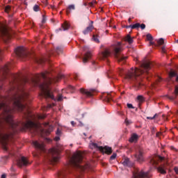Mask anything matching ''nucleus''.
Returning a JSON list of instances; mask_svg holds the SVG:
<instances>
[{
  "instance_id": "nucleus-13",
  "label": "nucleus",
  "mask_w": 178,
  "mask_h": 178,
  "mask_svg": "<svg viewBox=\"0 0 178 178\" xmlns=\"http://www.w3.org/2000/svg\"><path fill=\"white\" fill-rule=\"evenodd\" d=\"M83 49L86 52L83 59V63H87L88 59L91 58V52L88 51V47H83Z\"/></svg>"
},
{
  "instance_id": "nucleus-29",
  "label": "nucleus",
  "mask_w": 178,
  "mask_h": 178,
  "mask_svg": "<svg viewBox=\"0 0 178 178\" xmlns=\"http://www.w3.org/2000/svg\"><path fill=\"white\" fill-rule=\"evenodd\" d=\"M137 99L139 101V102H144L145 101L144 97H143V95H138L137 97Z\"/></svg>"
},
{
  "instance_id": "nucleus-44",
  "label": "nucleus",
  "mask_w": 178,
  "mask_h": 178,
  "mask_svg": "<svg viewBox=\"0 0 178 178\" xmlns=\"http://www.w3.org/2000/svg\"><path fill=\"white\" fill-rule=\"evenodd\" d=\"M59 140H60V138L59 136H56V137L54 138V140H55V141H59Z\"/></svg>"
},
{
  "instance_id": "nucleus-18",
  "label": "nucleus",
  "mask_w": 178,
  "mask_h": 178,
  "mask_svg": "<svg viewBox=\"0 0 178 178\" xmlns=\"http://www.w3.org/2000/svg\"><path fill=\"white\" fill-rule=\"evenodd\" d=\"M138 140V135L137 134H134L131 135V138H129V143H136Z\"/></svg>"
},
{
  "instance_id": "nucleus-60",
  "label": "nucleus",
  "mask_w": 178,
  "mask_h": 178,
  "mask_svg": "<svg viewBox=\"0 0 178 178\" xmlns=\"http://www.w3.org/2000/svg\"><path fill=\"white\" fill-rule=\"evenodd\" d=\"M177 44H178V40H176Z\"/></svg>"
},
{
  "instance_id": "nucleus-27",
  "label": "nucleus",
  "mask_w": 178,
  "mask_h": 178,
  "mask_svg": "<svg viewBox=\"0 0 178 178\" xmlns=\"http://www.w3.org/2000/svg\"><path fill=\"white\" fill-rule=\"evenodd\" d=\"M158 171L161 173V175H165L166 173V168H165V167H159Z\"/></svg>"
},
{
  "instance_id": "nucleus-58",
  "label": "nucleus",
  "mask_w": 178,
  "mask_h": 178,
  "mask_svg": "<svg viewBox=\"0 0 178 178\" xmlns=\"http://www.w3.org/2000/svg\"><path fill=\"white\" fill-rule=\"evenodd\" d=\"M92 65H95V61H93V62H92Z\"/></svg>"
},
{
  "instance_id": "nucleus-59",
  "label": "nucleus",
  "mask_w": 178,
  "mask_h": 178,
  "mask_svg": "<svg viewBox=\"0 0 178 178\" xmlns=\"http://www.w3.org/2000/svg\"><path fill=\"white\" fill-rule=\"evenodd\" d=\"M70 88H72V90L74 88V87L73 86H70Z\"/></svg>"
},
{
  "instance_id": "nucleus-26",
  "label": "nucleus",
  "mask_w": 178,
  "mask_h": 178,
  "mask_svg": "<svg viewBox=\"0 0 178 178\" xmlns=\"http://www.w3.org/2000/svg\"><path fill=\"white\" fill-rule=\"evenodd\" d=\"M176 76H177V74H176L173 71L170 72V74H169L168 81H170L172 80V79H173V77H176Z\"/></svg>"
},
{
  "instance_id": "nucleus-32",
  "label": "nucleus",
  "mask_w": 178,
  "mask_h": 178,
  "mask_svg": "<svg viewBox=\"0 0 178 178\" xmlns=\"http://www.w3.org/2000/svg\"><path fill=\"white\" fill-rule=\"evenodd\" d=\"M92 40L93 41H95V42L99 43V39H98V36H95V35H93Z\"/></svg>"
},
{
  "instance_id": "nucleus-53",
  "label": "nucleus",
  "mask_w": 178,
  "mask_h": 178,
  "mask_svg": "<svg viewBox=\"0 0 178 178\" xmlns=\"http://www.w3.org/2000/svg\"><path fill=\"white\" fill-rule=\"evenodd\" d=\"M149 45H154V42L152 41L149 42Z\"/></svg>"
},
{
  "instance_id": "nucleus-36",
  "label": "nucleus",
  "mask_w": 178,
  "mask_h": 178,
  "mask_svg": "<svg viewBox=\"0 0 178 178\" xmlns=\"http://www.w3.org/2000/svg\"><path fill=\"white\" fill-rule=\"evenodd\" d=\"M9 10H10V6H6V8H5V12H6V13H8L9 12Z\"/></svg>"
},
{
  "instance_id": "nucleus-55",
  "label": "nucleus",
  "mask_w": 178,
  "mask_h": 178,
  "mask_svg": "<svg viewBox=\"0 0 178 178\" xmlns=\"http://www.w3.org/2000/svg\"><path fill=\"white\" fill-rule=\"evenodd\" d=\"M71 124H72V126H74V121H72V122H71Z\"/></svg>"
},
{
  "instance_id": "nucleus-54",
  "label": "nucleus",
  "mask_w": 178,
  "mask_h": 178,
  "mask_svg": "<svg viewBox=\"0 0 178 178\" xmlns=\"http://www.w3.org/2000/svg\"><path fill=\"white\" fill-rule=\"evenodd\" d=\"M62 31V29H57L56 32L58 33V31Z\"/></svg>"
},
{
  "instance_id": "nucleus-34",
  "label": "nucleus",
  "mask_w": 178,
  "mask_h": 178,
  "mask_svg": "<svg viewBox=\"0 0 178 178\" xmlns=\"http://www.w3.org/2000/svg\"><path fill=\"white\" fill-rule=\"evenodd\" d=\"M56 52L58 53V54H61V52H62V47H57L56 49Z\"/></svg>"
},
{
  "instance_id": "nucleus-8",
  "label": "nucleus",
  "mask_w": 178,
  "mask_h": 178,
  "mask_svg": "<svg viewBox=\"0 0 178 178\" xmlns=\"http://www.w3.org/2000/svg\"><path fill=\"white\" fill-rule=\"evenodd\" d=\"M15 52L19 58H22V59H24V58H27V56H29V51L24 47H17L15 49Z\"/></svg>"
},
{
  "instance_id": "nucleus-20",
  "label": "nucleus",
  "mask_w": 178,
  "mask_h": 178,
  "mask_svg": "<svg viewBox=\"0 0 178 178\" xmlns=\"http://www.w3.org/2000/svg\"><path fill=\"white\" fill-rule=\"evenodd\" d=\"M68 172L66 170H62L58 172V178H66V175H67Z\"/></svg>"
},
{
  "instance_id": "nucleus-56",
  "label": "nucleus",
  "mask_w": 178,
  "mask_h": 178,
  "mask_svg": "<svg viewBox=\"0 0 178 178\" xmlns=\"http://www.w3.org/2000/svg\"><path fill=\"white\" fill-rule=\"evenodd\" d=\"M51 9H55V6H51Z\"/></svg>"
},
{
  "instance_id": "nucleus-48",
  "label": "nucleus",
  "mask_w": 178,
  "mask_h": 178,
  "mask_svg": "<svg viewBox=\"0 0 178 178\" xmlns=\"http://www.w3.org/2000/svg\"><path fill=\"white\" fill-rule=\"evenodd\" d=\"M120 74H121V76H122V74H124V70H120Z\"/></svg>"
},
{
  "instance_id": "nucleus-49",
  "label": "nucleus",
  "mask_w": 178,
  "mask_h": 178,
  "mask_svg": "<svg viewBox=\"0 0 178 178\" xmlns=\"http://www.w3.org/2000/svg\"><path fill=\"white\" fill-rule=\"evenodd\" d=\"M45 140H46V141H47V143H51V139H49V138H46Z\"/></svg>"
},
{
  "instance_id": "nucleus-47",
  "label": "nucleus",
  "mask_w": 178,
  "mask_h": 178,
  "mask_svg": "<svg viewBox=\"0 0 178 178\" xmlns=\"http://www.w3.org/2000/svg\"><path fill=\"white\" fill-rule=\"evenodd\" d=\"M56 134L57 136H59L60 134V131L59 129H57Z\"/></svg>"
},
{
  "instance_id": "nucleus-2",
  "label": "nucleus",
  "mask_w": 178,
  "mask_h": 178,
  "mask_svg": "<svg viewBox=\"0 0 178 178\" xmlns=\"http://www.w3.org/2000/svg\"><path fill=\"white\" fill-rule=\"evenodd\" d=\"M49 74V72L48 71L38 74L35 76V79L32 80V84L34 87L39 86L42 91V97H44V98H51V99L57 100L58 102L62 101L63 99L62 95H58V98L55 99V97H54L52 92H51V84L60 81V80L63 79L64 75L60 74L56 78H51L48 76Z\"/></svg>"
},
{
  "instance_id": "nucleus-52",
  "label": "nucleus",
  "mask_w": 178,
  "mask_h": 178,
  "mask_svg": "<svg viewBox=\"0 0 178 178\" xmlns=\"http://www.w3.org/2000/svg\"><path fill=\"white\" fill-rule=\"evenodd\" d=\"M159 136H161V132H158V133L156 134V137H159Z\"/></svg>"
},
{
  "instance_id": "nucleus-4",
  "label": "nucleus",
  "mask_w": 178,
  "mask_h": 178,
  "mask_svg": "<svg viewBox=\"0 0 178 178\" xmlns=\"http://www.w3.org/2000/svg\"><path fill=\"white\" fill-rule=\"evenodd\" d=\"M70 162L71 165H72V166H75V168H77L81 170H86V169H88L91 167V165H90L89 163H87L84 166L80 165V163L83 162V153L80 151H78L74 153Z\"/></svg>"
},
{
  "instance_id": "nucleus-61",
  "label": "nucleus",
  "mask_w": 178,
  "mask_h": 178,
  "mask_svg": "<svg viewBox=\"0 0 178 178\" xmlns=\"http://www.w3.org/2000/svg\"><path fill=\"white\" fill-rule=\"evenodd\" d=\"M72 145H72V144L70 145L71 147H72Z\"/></svg>"
},
{
  "instance_id": "nucleus-15",
  "label": "nucleus",
  "mask_w": 178,
  "mask_h": 178,
  "mask_svg": "<svg viewBox=\"0 0 178 178\" xmlns=\"http://www.w3.org/2000/svg\"><path fill=\"white\" fill-rule=\"evenodd\" d=\"M17 166H19V168H22V166H26V165H29L27 158L22 156L21 159L17 161Z\"/></svg>"
},
{
  "instance_id": "nucleus-31",
  "label": "nucleus",
  "mask_w": 178,
  "mask_h": 178,
  "mask_svg": "<svg viewBox=\"0 0 178 178\" xmlns=\"http://www.w3.org/2000/svg\"><path fill=\"white\" fill-rule=\"evenodd\" d=\"M158 44L159 45H163L165 40H163V38H160L158 41Z\"/></svg>"
},
{
  "instance_id": "nucleus-30",
  "label": "nucleus",
  "mask_w": 178,
  "mask_h": 178,
  "mask_svg": "<svg viewBox=\"0 0 178 178\" xmlns=\"http://www.w3.org/2000/svg\"><path fill=\"white\" fill-rule=\"evenodd\" d=\"M146 37H147V41H152V40H154V38H152V35L149 33L147 34Z\"/></svg>"
},
{
  "instance_id": "nucleus-7",
  "label": "nucleus",
  "mask_w": 178,
  "mask_h": 178,
  "mask_svg": "<svg viewBox=\"0 0 178 178\" xmlns=\"http://www.w3.org/2000/svg\"><path fill=\"white\" fill-rule=\"evenodd\" d=\"M90 147L92 149H99L101 152H105V154H112V148L109 147L98 146L97 143H92L90 144Z\"/></svg>"
},
{
  "instance_id": "nucleus-16",
  "label": "nucleus",
  "mask_w": 178,
  "mask_h": 178,
  "mask_svg": "<svg viewBox=\"0 0 178 178\" xmlns=\"http://www.w3.org/2000/svg\"><path fill=\"white\" fill-rule=\"evenodd\" d=\"M158 161H163V157L161 156H155L151 159L150 163L153 166H156V165H158Z\"/></svg>"
},
{
  "instance_id": "nucleus-9",
  "label": "nucleus",
  "mask_w": 178,
  "mask_h": 178,
  "mask_svg": "<svg viewBox=\"0 0 178 178\" xmlns=\"http://www.w3.org/2000/svg\"><path fill=\"white\" fill-rule=\"evenodd\" d=\"M1 72L3 73V78L0 80V90H2V82L5 80L9 72V65L6 64L1 67Z\"/></svg>"
},
{
  "instance_id": "nucleus-1",
  "label": "nucleus",
  "mask_w": 178,
  "mask_h": 178,
  "mask_svg": "<svg viewBox=\"0 0 178 178\" xmlns=\"http://www.w3.org/2000/svg\"><path fill=\"white\" fill-rule=\"evenodd\" d=\"M12 81L10 82V89L8 90V95L1 97L0 99V110L2 109L3 115L0 118V143L3 145L4 151H8V140L13 136V134L9 133L8 129L3 127L5 123L8 124L10 129L15 130V129H29L31 133L38 134V131L45 133L46 136L51 134L54 131V127L49 125V122L44 124V127L49 126L48 129H41V124L35 123L33 121L28 120L26 122H16L13 120V112L15 111L26 110L28 115H30L29 111V92L24 88L26 83H29L26 78L21 79L17 74H11Z\"/></svg>"
},
{
  "instance_id": "nucleus-35",
  "label": "nucleus",
  "mask_w": 178,
  "mask_h": 178,
  "mask_svg": "<svg viewBox=\"0 0 178 178\" xmlns=\"http://www.w3.org/2000/svg\"><path fill=\"white\" fill-rule=\"evenodd\" d=\"M125 123L127 125H129V124H131V123H133V122L130 120L125 119Z\"/></svg>"
},
{
  "instance_id": "nucleus-14",
  "label": "nucleus",
  "mask_w": 178,
  "mask_h": 178,
  "mask_svg": "<svg viewBox=\"0 0 178 178\" xmlns=\"http://www.w3.org/2000/svg\"><path fill=\"white\" fill-rule=\"evenodd\" d=\"M143 151L142 149H139L138 152L135 154V158L138 162H144V156H143Z\"/></svg>"
},
{
  "instance_id": "nucleus-12",
  "label": "nucleus",
  "mask_w": 178,
  "mask_h": 178,
  "mask_svg": "<svg viewBox=\"0 0 178 178\" xmlns=\"http://www.w3.org/2000/svg\"><path fill=\"white\" fill-rule=\"evenodd\" d=\"M151 61L149 60H144L143 63L140 64V67L141 69H144L145 72L146 73L151 69Z\"/></svg>"
},
{
  "instance_id": "nucleus-38",
  "label": "nucleus",
  "mask_w": 178,
  "mask_h": 178,
  "mask_svg": "<svg viewBox=\"0 0 178 178\" xmlns=\"http://www.w3.org/2000/svg\"><path fill=\"white\" fill-rule=\"evenodd\" d=\"M116 154L113 153V155L110 157V159H111V161H113V159L116 158Z\"/></svg>"
},
{
  "instance_id": "nucleus-5",
  "label": "nucleus",
  "mask_w": 178,
  "mask_h": 178,
  "mask_svg": "<svg viewBox=\"0 0 178 178\" xmlns=\"http://www.w3.org/2000/svg\"><path fill=\"white\" fill-rule=\"evenodd\" d=\"M144 73V71L141 69L131 68L130 69L127 74H124V77L126 80H137V78L139 76H141Z\"/></svg>"
},
{
  "instance_id": "nucleus-22",
  "label": "nucleus",
  "mask_w": 178,
  "mask_h": 178,
  "mask_svg": "<svg viewBox=\"0 0 178 178\" xmlns=\"http://www.w3.org/2000/svg\"><path fill=\"white\" fill-rule=\"evenodd\" d=\"M174 94H175V97L171 96L169 97V99H171L172 101H173V99H175V98H176V97H177V95H178V86H175Z\"/></svg>"
},
{
  "instance_id": "nucleus-11",
  "label": "nucleus",
  "mask_w": 178,
  "mask_h": 178,
  "mask_svg": "<svg viewBox=\"0 0 178 178\" xmlns=\"http://www.w3.org/2000/svg\"><path fill=\"white\" fill-rule=\"evenodd\" d=\"M33 144L37 149H39V151H42V152H45L46 149L45 145H44V142L33 141Z\"/></svg>"
},
{
  "instance_id": "nucleus-37",
  "label": "nucleus",
  "mask_w": 178,
  "mask_h": 178,
  "mask_svg": "<svg viewBox=\"0 0 178 178\" xmlns=\"http://www.w3.org/2000/svg\"><path fill=\"white\" fill-rule=\"evenodd\" d=\"M155 118H156V114H155L153 117H147V119H148L149 120H152L155 119Z\"/></svg>"
},
{
  "instance_id": "nucleus-17",
  "label": "nucleus",
  "mask_w": 178,
  "mask_h": 178,
  "mask_svg": "<svg viewBox=\"0 0 178 178\" xmlns=\"http://www.w3.org/2000/svg\"><path fill=\"white\" fill-rule=\"evenodd\" d=\"M80 92L81 94H83V95H86V97H92V92H94V90H86L83 88L80 89Z\"/></svg>"
},
{
  "instance_id": "nucleus-3",
  "label": "nucleus",
  "mask_w": 178,
  "mask_h": 178,
  "mask_svg": "<svg viewBox=\"0 0 178 178\" xmlns=\"http://www.w3.org/2000/svg\"><path fill=\"white\" fill-rule=\"evenodd\" d=\"M122 51H123V46L122 45V42H119L113 44L110 48L106 49L102 52V56L103 58H108V56H111V54H113L119 62L126 60L127 56H119L118 54L119 52H122Z\"/></svg>"
},
{
  "instance_id": "nucleus-39",
  "label": "nucleus",
  "mask_w": 178,
  "mask_h": 178,
  "mask_svg": "<svg viewBox=\"0 0 178 178\" xmlns=\"http://www.w3.org/2000/svg\"><path fill=\"white\" fill-rule=\"evenodd\" d=\"M47 22V17H45V15H42V23L44 24Z\"/></svg>"
},
{
  "instance_id": "nucleus-46",
  "label": "nucleus",
  "mask_w": 178,
  "mask_h": 178,
  "mask_svg": "<svg viewBox=\"0 0 178 178\" xmlns=\"http://www.w3.org/2000/svg\"><path fill=\"white\" fill-rule=\"evenodd\" d=\"M127 106H128V108H133V104H127Z\"/></svg>"
},
{
  "instance_id": "nucleus-6",
  "label": "nucleus",
  "mask_w": 178,
  "mask_h": 178,
  "mask_svg": "<svg viewBox=\"0 0 178 178\" xmlns=\"http://www.w3.org/2000/svg\"><path fill=\"white\" fill-rule=\"evenodd\" d=\"M60 152V149H59V147H54L49 150V160L52 165H55V163H58V162H59V159L60 158L59 156Z\"/></svg>"
},
{
  "instance_id": "nucleus-42",
  "label": "nucleus",
  "mask_w": 178,
  "mask_h": 178,
  "mask_svg": "<svg viewBox=\"0 0 178 178\" xmlns=\"http://www.w3.org/2000/svg\"><path fill=\"white\" fill-rule=\"evenodd\" d=\"M139 27H140L142 30H144L145 29V24H141Z\"/></svg>"
},
{
  "instance_id": "nucleus-45",
  "label": "nucleus",
  "mask_w": 178,
  "mask_h": 178,
  "mask_svg": "<svg viewBox=\"0 0 178 178\" xmlns=\"http://www.w3.org/2000/svg\"><path fill=\"white\" fill-rule=\"evenodd\" d=\"M174 171H175V172L176 173V175H178V168H177V167H175V168H174Z\"/></svg>"
},
{
  "instance_id": "nucleus-23",
  "label": "nucleus",
  "mask_w": 178,
  "mask_h": 178,
  "mask_svg": "<svg viewBox=\"0 0 178 178\" xmlns=\"http://www.w3.org/2000/svg\"><path fill=\"white\" fill-rule=\"evenodd\" d=\"M125 41L129 44H133V42H134L133 38H131V36H130V35H128L126 36Z\"/></svg>"
},
{
  "instance_id": "nucleus-24",
  "label": "nucleus",
  "mask_w": 178,
  "mask_h": 178,
  "mask_svg": "<svg viewBox=\"0 0 178 178\" xmlns=\"http://www.w3.org/2000/svg\"><path fill=\"white\" fill-rule=\"evenodd\" d=\"M140 28V23H136V24H134L133 25H129L128 26H127V29H138Z\"/></svg>"
},
{
  "instance_id": "nucleus-21",
  "label": "nucleus",
  "mask_w": 178,
  "mask_h": 178,
  "mask_svg": "<svg viewBox=\"0 0 178 178\" xmlns=\"http://www.w3.org/2000/svg\"><path fill=\"white\" fill-rule=\"evenodd\" d=\"M70 27V25H69V24L67 22H64V24H62V29L63 31H66V30H69Z\"/></svg>"
},
{
  "instance_id": "nucleus-50",
  "label": "nucleus",
  "mask_w": 178,
  "mask_h": 178,
  "mask_svg": "<svg viewBox=\"0 0 178 178\" xmlns=\"http://www.w3.org/2000/svg\"><path fill=\"white\" fill-rule=\"evenodd\" d=\"M1 178H6V175L3 174V175H1Z\"/></svg>"
},
{
  "instance_id": "nucleus-19",
  "label": "nucleus",
  "mask_w": 178,
  "mask_h": 178,
  "mask_svg": "<svg viewBox=\"0 0 178 178\" xmlns=\"http://www.w3.org/2000/svg\"><path fill=\"white\" fill-rule=\"evenodd\" d=\"M92 30H94V26H92V24H90L83 31V34H88V33H91Z\"/></svg>"
},
{
  "instance_id": "nucleus-51",
  "label": "nucleus",
  "mask_w": 178,
  "mask_h": 178,
  "mask_svg": "<svg viewBox=\"0 0 178 178\" xmlns=\"http://www.w3.org/2000/svg\"><path fill=\"white\" fill-rule=\"evenodd\" d=\"M162 81V78L161 77H158V81Z\"/></svg>"
},
{
  "instance_id": "nucleus-40",
  "label": "nucleus",
  "mask_w": 178,
  "mask_h": 178,
  "mask_svg": "<svg viewBox=\"0 0 178 178\" xmlns=\"http://www.w3.org/2000/svg\"><path fill=\"white\" fill-rule=\"evenodd\" d=\"M38 118L39 119H45V115H38Z\"/></svg>"
},
{
  "instance_id": "nucleus-28",
  "label": "nucleus",
  "mask_w": 178,
  "mask_h": 178,
  "mask_svg": "<svg viewBox=\"0 0 178 178\" xmlns=\"http://www.w3.org/2000/svg\"><path fill=\"white\" fill-rule=\"evenodd\" d=\"M70 10H74V5L72 4L68 6V8L67 9V13H70Z\"/></svg>"
},
{
  "instance_id": "nucleus-57",
  "label": "nucleus",
  "mask_w": 178,
  "mask_h": 178,
  "mask_svg": "<svg viewBox=\"0 0 178 178\" xmlns=\"http://www.w3.org/2000/svg\"><path fill=\"white\" fill-rule=\"evenodd\" d=\"M175 80H176V81L178 82V76H176V79Z\"/></svg>"
},
{
  "instance_id": "nucleus-25",
  "label": "nucleus",
  "mask_w": 178,
  "mask_h": 178,
  "mask_svg": "<svg viewBox=\"0 0 178 178\" xmlns=\"http://www.w3.org/2000/svg\"><path fill=\"white\" fill-rule=\"evenodd\" d=\"M122 165L124 166H131V164H130V160L128 158L124 160V161L122 162Z\"/></svg>"
},
{
  "instance_id": "nucleus-33",
  "label": "nucleus",
  "mask_w": 178,
  "mask_h": 178,
  "mask_svg": "<svg viewBox=\"0 0 178 178\" xmlns=\"http://www.w3.org/2000/svg\"><path fill=\"white\" fill-rule=\"evenodd\" d=\"M33 10L35 12H38V10H40V7L38 5L34 6Z\"/></svg>"
},
{
  "instance_id": "nucleus-41",
  "label": "nucleus",
  "mask_w": 178,
  "mask_h": 178,
  "mask_svg": "<svg viewBox=\"0 0 178 178\" xmlns=\"http://www.w3.org/2000/svg\"><path fill=\"white\" fill-rule=\"evenodd\" d=\"M54 105H55V104H48L46 110L51 109V108H52V106H54Z\"/></svg>"
},
{
  "instance_id": "nucleus-10",
  "label": "nucleus",
  "mask_w": 178,
  "mask_h": 178,
  "mask_svg": "<svg viewBox=\"0 0 178 178\" xmlns=\"http://www.w3.org/2000/svg\"><path fill=\"white\" fill-rule=\"evenodd\" d=\"M151 176L148 175V172H144L143 170H136L134 172L133 178H149Z\"/></svg>"
},
{
  "instance_id": "nucleus-43",
  "label": "nucleus",
  "mask_w": 178,
  "mask_h": 178,
  "mask_svg": "<svg viewBox=\"0 0 178 178\" xmlns=\"http://www.w3.org/2000/svg\"><path fill=\"white\" fill-rule=\"evenodd\" d=\"M89 5H90V6H94V5H95V1H92V2H90V3H89Z\"/></svg>"
}]
</instances>
